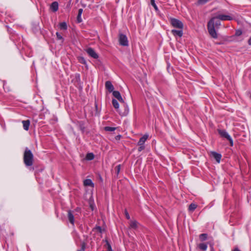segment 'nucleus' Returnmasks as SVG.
I'll use <instances>...</instances> for the list:
<instances>
[{
	"instance_id": "obj_1",
	"label": "nucleus",
	"mask_w": 251,
	"mask_h": 251,
	"mask_svg": "<svg viewBox=\"0 0 251 251\" xmlns=\"http://www.w3.org/2000/svg\"><path fill=\"white\" fill-rule=\"evenodd\" d=\"M221 20L217 16L212 18L207 23V29L210 35L213 38H218L216 29H219L221 25Z\"/></svg>"
},
{
	"instance_id": "obj_2",
	"label": "nucleus",
	"mask_w": 251,
	"mask_h": 251,
	"mask_svg": "<svg viewBox=\"0 0 251 251\" xmlns=\"http://www.w3.org/2000/svg\"><path fill=\"white\" fill-rule=\"evenodd\" d=\"M23 161L25 166L28 168L29 171H34L36 169L34 167H32L34 163V155L32 151L26 147L23 154Z\"/></svg>"
},
{
	"instance_id": "obj_3",
	"label": "nucleus",
	"mask_w": 251,
	"mask_h": 251,
	"mask_svg": "<svg viewBox=\"0 0 251 251\" xmlns=\"http://www.w3.org/2000/svg\"><path fill=\"white\" fill-rule=\"evenodd\" d=\"M217 131L221 137L226 138L229 142L230 146L232 147L233 146V140H232V138L231 137V136L226 131V130L218 129Z\"/></svg>"
},
{
	"instance_id": "obj_4",
	"label": "nucleus",
	"mask_w": 251,
	"mask_h": 251,
	"mask_svg": "<svg viewBox=\"0 0 251 251\" xmlns=\"http://www.w3.org/2000/svg\"><path fill=\"white\" fill-rule=\"evenodd\" d=\"M171 25L175 28L178 29H183L184 25L183 23L177 19L171 18L170 19Z\"/></svg>"
},
{
	"instance_id": "obj_5",
	"label": "nucleus",
	"mask_w": 251,
	"mask_h": 251,
	"mask_svg": "<svg viewBox=\"0 0 251 251\" xmlns=\"http://www.w3.org/2000/svg\"><path fill=\"white\" fill-rule=\"evenodd\" d=\"M119 42L120 45L123 46H127L128 45V41L126 36L122 33L119 35Z\"/></svg>"
},
{
	"instance_id": "obj_6",
	"label": "nucleus",
	"mask_w": 251,
	"mask_h": 251,
	"mask_svg": "<svg viewBox=\"0 0 251 251\" xmlns=\"http://www.w3.org/2000/svg\"><path fill=\"white\" fill-rule=\"evenodd\" d=\"M86 51L91 57L94 59H98L99 58V55L93 48H88L86 50Z\"/></svg>"
},
{
	"instance_id": "obj_7",
	"label": "nucleus",
	"mask_w": 251,
	"mask_h": 251,
	"mask_svg": "<svg viewBox=\"0 0 251 251\" xmlns=\"http://www.w3.org/2000/svg\"><path fill=\"white\" fill-rule=\"evenodd\" d=\"M123 106L124 108V110L122 111L121 109L118 110V112L121 116H126L128 114L129 112V108L128 106L125 102L124 104H123Z\"/></svg>"
},
{
	"instance_id": "obj_8",
	"label": "nucleus",
	"mask_w": 251,
	"mask_h": 251,
	"mask_svg": "<svg viewBox=\"0 0 251 251\" xmlns=\"http://www.w3.org/2000/svg\"><path fill=\"white\" fill-rule=\"evenodd\" d=\"M217 18L221 21H231L233 19V18L230 15L218 14L217 16Z\"/></svg>"
},
{
	"instance_id": "obj_9",
	"label": "nucleus",
	"mask_w": 251,
	"mask_h": 251,
	"mask_svg": "<svg viewBox=\"0 0 251 251\" xmlns=\"http://www.w3.org/2000/svg\"><path fill=\"white\" fill-rule=\"evenodd\" d=\"M210 156L212 157H213L217 162L220 163L221 158H222V155L220 153H219L215 151H211L210 153Z\"/></svg>"
},
{
	"instance_id": "obj_10",
	"label": "nucleus",
	"mask_w": 251,
	"mask_h": 251,
	"mask_svg": "<svg viewBox=\"0 0 251 251\" xmlns=\"http://www.w3.org/2000/svg\"><path fill=\"white\" fill-rule=\"evenodd\" d=\"M171 33L175 37H181L183 35V29H172Z\"/></svg>"
},
{
	"instance_id": "obj_11",
	"label": "nucleus",
	"mask_w": 251,
	"mask_h": 251,
	"mask_svg": "<svg viewBox=\"0 0 251 251\" xmlns=\"http://www.w3.org/2000/svg\"><path fill=\"white\" fill-rule=\"evenodd\" d=\"M105 87L109 93L112 92L113 94V92L115 91L114 90V87L110 81H106L105 82Z\"/></svg>"
},
{
	"instance_id": "obj_12",
	"label": "nucleus",
	"mask_w": 251,
	"mask_h": 251,
	"mask_svg": "<svg viewBox=\"0 0 251 251\" xmlns=\"http://www.w3.org/2000/svg\"><path fill=\"white\" fill-rule=\"evenodd\" d=\"M113 96L116 98L121 103L124 104V100H123L122 97L119 91H115L113 92L112 94Z\"/></svg>"
},
{
	"instance_id": "obj_13",
	"label": "nucleus",
	"mask_w": 251,
	"mask_h": 251,
	"mask_svg": "<svg viewBox=\"0 0 251 251\" xmlns=\"http://www.w3.org/2000/svg\"><path fill=\"white\" fill-rule=\"evenodd\" d=\"M68 218L70 223L74 226L75 224V217L73 212L70 210L68 211Z\"/></svg>"
},
{
	"instance_id": "obj_14",
	"label": "nucleus",
	"mask_w": 251,
	"mask_h": 251,
	"mask_svg": "<svg viewBox=\"0 0 251 251\" xmlns=\"http://www.w3.org/2000/svg\"><path fill=\"white\" fill-rule=\"evenodd\" d=\"M76 125L78 126L81 131L84 133L85 130V122L82 121H77Z\"/></svg>"
},
{
	"instance_id": "obj_15",
	"label": "nucleus",
	"mask_w": 251,
	"mask_h": 251,
	"mask_svg": "<svg viewBox=\"0 0 251 251\" xmlns=\"http://www.w3.org/2000/svg\"><path fill=\"white\" fill-rule=\"evenodd\" d=\"M149 137V135L147 134L144 135L142 137H141L139 141H138L137 145H144L145 142L147 140L148 138Z\"/></svg>"
},
{
	"instance_id": "obj_16",
	"label": "nucleus",
	"mask_w": 251,
	"mask_h": 251,
	"mask_svg": "<svg viewBox=\"0 0 251 251\" xmlns=\"http://www.w3.org/2000/svg\"><path fill=\"white\" fill-rule=\"evenodd\" d=\"M83 184L85 186H91L92 187H94V183L92 182L90 179H86L83 181Z\"/></svg>"
},
{
	"instance_id": "obj_17",
	"label": "nucleus",
	"mask_w": 251,
	"mask_h": 251,
	"mask_svg": "<svg viewBox=\"0 0 251 251\" xmlns=\"http://www.w3.org/2000/svg\"><path fill=\"white\" fill-rule=\"evenodd\" d=\"M50 8L53 12H56L58 9V3L57 1H54L51 3Z\"/></svg>"
},
{
	"instance_id": "obj_18",
	"label": "nucleus",
	"mask_w": 251,
	"mask_h": 251,
	"mask_svg": "<svg viewBox=\"0 0 251 251\" xmlns=\"http://www.w3.org/2000/svg\"><path fill=\"white\" fill-rule=\"evenodd\" d=\"M82 12H83V9L82 8L79 9L78 12V14L77 16V19H76L77 22L78 23H80L82 21V20L81 18V14H82Z\"/></svg>"
},
{
	"instance_id": "obj_19",
	"label": "nucleus",
	"mask_w": 251,
	"mask_h": 251,
	"mask_svg": "<svg viewBox=\"0 0 251 251\" xmlns=\"http://www.w3.org/2000/svg\"><path fill=\"white\" fill-rule=\"evenodd\" d=\"M22 123L23 125L24 129L25 130H28L30 125V121L29 120L23 121Z\"/></svg>"
},
{
	"instance_id": "obj_20",
	"label": "nucleus",
	"mask_w": 251,
	"mask_h": 251,
	"mask_svg": "<svg viewBox=\"0 0 251 251\" xmlns=\"http://www.w3.org/2000/svg\"><path fill=\"white\" fill-rule=\"evenodd\" d=\"M197 247L201 250L204 251L207 249V244L205 243H201L198 244Z\"/></svg>"
},
{
	"instance_id": "obj_21",
	"label": "nucleus",
	"mask_w": 251,
	"mask_h": 251,
	"mask_svg": "<svg viewBox=\"0 0 251 251\" xmlns=\"http://www.w3.org/2000/svg\"><path fill=\"white\" fill-rule=\"evenodd\" d=\"M112 103L113 107L116 109L118 112V110H120L119 109V104L117 100L113 99L112 100Z\"/></svg>"
},
{
	"instance_id": "obj_22",
	"label": "nucleus",
	"mask_w": 251,
	"mask_h": 251,
	"mask_svg": "<svg viewBox=\"0 0 251 251\" xmlns=\"http://www.w3.org/2000/svg\"><path fill=\"white\" fill-rule=\"evenodd\" d=\"M105 229H102L101 227L100 226H96L92 229L93 231H97L100 233H102L103 231H104Z\"/></svg>"
},
{
	"instance_id": "obj_23",
	"label": "nucleus",
	"mask_w": 251,
	"mask_h": 251,
	"mask_svg": "<svg viewBox=\"0 0 251 251\" xmlns=\"http://www.w3.org/2000/svg\"><path fill=\"white\" fill-rule=\"evenodd\" d=\"M208 238V234L207 233H202L199 235V239L201 241L203 242L206 241Z\"/></svg>"
},
{
	"instance_id": "obj_24",
	"label": "nucleus",
	"mask_w": 251,
	"mask_h": 251,
	"mask_svg": "<svg viewBox=\"0 0 251 251\" xmlns=\"http://www.w3.org/2000/svg\"><path fill=\"white\" fill-rule=\"evenodd\" d=\"M138 223L137 221L134 220L130 222V227L133 229H136L138 227Z\"/></svg>"
},
{
	"instance_id": "obj_25",
	"label": "nucleus",
	"mask_w": 251,
	"mask_h": 251,
	"mask_svg": "<svg viewBox=\"0 0 251 251\" xmlns=\"http://www.w3.org/2000/svg\"><path fill=\"white\" fill-rule=\"evenodd\" d=\"M94 157H95V155H94V153L92 152H89V153H87L86 154L85 159L87 160L90 161V160H92L93 159H94Z\"/></svg>"
},
{
	"instance_id": "obj_26",
	"label": "nucleus",
	"mask_w": 251,
	"mask_h": 251,
	"mask_svg": "<svg viewBox=\"0 0 251 251\" xmlns=\"http://www.w3.org/2000/svg\"><path fill=\"white\" fill-rule=\"evenodd\" d=\"M197 204L192 203L189 205L188 210L190 212H193L197 208Z\"/></svg>"
},
{
	"instance_id": "obj_27",
	"label": "nucleus",
	"mask_w": 251,
	"mask_h": 251,
	"mask_svg": "<svg viewBox=\"0 0 251 251\" xmlns=\"http://www.w3.org/2000/svg\"><path fill=\"white\" fill-rule=\"evenodd\" d=\"M103 241L106 243L105 246L106 247L107 251H113L108 240L106 239Z\"/></svg>"
},
{
	"instance_id": "obj_28",
	"label": "nucleus",
	"mask_w": 251,
	"mask_h": 251,
	"mask_svg": "<svg viewBox=\"0 0 251 251\" xmlns=\"http://www.w3.org/2000/svg\"><path fill=\"white\" fill-rule=\"evenodd\" d=\"M59 27L61 29L66 30L67 29V23L65 22H62L59 24Z\"/></svg>"
},
{
	"instance_id": "obj_29",
	"label": "nucleus",
	"mask_w": 251,
	"mask_h": 251,
	"mask_svg": "<svg viewBox=\"0 0 251 251\" xmlns=\"http://www.w3.org/2000/svg\"><path fill=\"white\" fill-rule=\"evenodd\" d=\"M78 60L79 62L81 64H82L84 65L87 64L86 61L85 60V58L82 56L78 57Z\"/></svg>"
},
{
	"instance_id": "obj_30",
	"label": "nucleus",
	"mask_w": 251,
	"mask_h": 251,
	"mask_svg": "<svg viewBox=\"0 0 251 251\" xmlns=\"http://www.w3.org/2000/svg\"><path fill=\"white\" fill-rule=\"evenodd\" d=\"M104 129V130L106 131L112 132V131H114L116 129V127H111V126H105Z\"/></svg>"
},
{
	"instance_id": "obj_31",
	"label": "nucleus",
	"mask_w": 251,
	"mask_h": 251,
	"mask_svg": "<svg viewBox=\"0 0 251 251\" xmlns=\"http://www.w3.org/2000/svg\"><path fill=\"white\" fill-rule=\"evenodd\" d=\"M151 4L154 7L155 11L157 12L159 11V9L155 2V0H151Z\"/></svg>"
},
{
	"instance_id": "obj_32",
	"label": "nucleus",
	"mask_w": 251,
	"mask_h": 251,
	"mask_svg": "<svg viewBox=\"0 0 251 251\" xmlns=\"http://www.w3.org/2000/svg\"><path fill=\"white\" fill-rule=\"evenodd\" d=\"M3 88L5 92H9V88L8 86H7V84L5 82V81L4 80L3 81Z\"/></svg>"
},
{
	"instance_id": "obj_33",
	"label": "nucleus",
	"mask_w": 251,
	"mask_h": 251,
	"mask_svg": "<svg viewBox=\"0 0 251 251\" xmlns=\"http://www.w3.org/2000/svg\"><path fill=\"white\" fill-rule=\"evenodd\" d=\"M242 34V31L241 29H237L235 31L234 35L235 36H239Z\"/></svg>"
},
{
	"instance_id": "obj_34",
	"label": "nucleus",
	"mask_w": 251,
	"mask_h": 251,
	"mask_svg": "<svg viewBox=\"0 0 251 251\" xmlns=\"http://www.w3.org/2000/svg\"><path fill=\"white\" fill-rule=\"evenodd\" d=\"M121 165L120 164L117 165L116 167H115V170H116V174H117V175L118 176L120 172V170H121Z\"/></svg>"
},
{
	"instance_id": "obj_35",
	"label": "nucleus",
	"mask_w": 251,
	"mask_h": 251,
	"mask_svg": "<svg viewBox=\"0 0 251 251\" xmlns=\"http://www.w3.org/2000/svg\"><path fill=\"white\" fill-rule=\"evenodd\" d=\"M208 1V0H198V3L199 4L203 5L205 4Z\"/></svg>"
},
{
	"instance_id": "obj_36",
	"label": "nucleus",
	"mask_w": 251,
	"mask_h": 251,
	"mask_svg": "<svg viewBox=\"0 0 251 251\" xmlns=\"http://www.w3.org/2000/svg\"><path fill=\"white\" fill-rule=\"evenodd\" d=\"M124 213H125V216H126V218L127 220H129L130 217L129 214L128 213L127 210H126V209H125Z\"/></svg>"
},
{
	"instance_id": "obj_37",
	"label": "nucleus",
	"mask_w": 251,
	"mask_h": 251,
	"mask_svg": "<svg viewBox=\"0 0 251 251\" xmlns=\"http://www.w3.org/2000/svg\"><path fill=\"white\" fill-rule=\"evenodd\" d=\"M139 147L138 149V151L140 152L145 149V146L144 145H139Z\"/></svg>"
},
{
	"instance_id": "obj_38",
	"label": "nucleus",
	"mask_w": 251,
	"mask_h": 251,
	"mask_svg": "<svg viewBox=\"0 0 251 251\" xmlns=\"http://www.w3.org/2000/svg\"><path fill=\"white\" fill-rule=\"evenodd\" d=\"M86 248V245L85 243H83L81 245V250L80 251H85Z\"/></svg>"
},
{
	"instance_id": "obj_39",
	"label": "nucleus",
	"mask_w": 251,
	"mask_h": 251,
	"mask_svg": "<svg viewBox=\"0 0 251 251\" xmlns=\"http://www.w3.org/2000/svg\"><path fill=\"white\" fill-rule=\"evenodd\" d=\"M56 35L57 39H58V40L63 39L62 36L61 35V34L59 32H57L56 33Z\"/></svg>"
},
{
	"instance_id": "obj_40",
	"label": "nucleus",
	"mask_w": 251,
	"mask_h": 251,
	"mask_svg": "<svg viewBox=\"0 0 251 251\" xmlns=\"http://www.w3.org/2000/svg\"><path fill=\"white\" fill-rule=\"evenodd\" d=\"M39 25L38 24V25H35V26H33L32 27V29L34 31H38V30L39 29Z\"/></svg>"
},
{
	"instance_id": "obj_41",
	"label": "nucleus",
	"mask_w": 251,
	"mask_h": 251,
	"mask_svg": "<svg viewBox=\"0 0 251 251\" xmlns=\"http://www.w3.org/2000/svg\"><path fill=\"white\" fill-rule=\"evenodd\" d=\"M122 136L121 135H118L115 136V138L116 140H119L121 139Z\"/></svg>"
},
{
	"instance_id": "obj_42",
	"label": "nucleus",
	"mask_w": 251,
	"mask_h": 251,
	"mask_svg": "<svg viewBox=\"0 0 251 251\" xmlns=\"http://www.w3.org/2000/svg\"><path fill=\"white\" fill-rule=\"evenodd\" d=\"M90 207L92 211L94 210V205L93 203H90Z\"/></svg>"
},
{
	"instance_id": "obj_43",
	"label": "nucleus",
	"mask_w": 251,
	"mask_h": 251,
	"mask_svg": "<svg viewBox=\"0 0 251 251\" xmlns=\"http://www.w3.org/2000/svg\"><path fill=\"white\" fill-rule=\"evenodd\" d=\"M75 210L76 212H80V208H79V207H76V208L75 209Z\"/></svg>"
},
{
	"instance_id": "obj_44",
	"label": "nucleus",
	"mask_w": 251,
	"mask_h": 251,
	"mask_svg": "<svg viewBox=\"0 0 251 251\" xmlns=\"http://www.w3.org/2000/svg\"><path fill=\"white\" fill-rule=\"evenodd\" d=\"M232 251H241L238 248L236 247V248H235Z\"/></svg>"
},
{
	"instance_id": "obj_45",
	"label": "nucleus",
	"mask_w": 251,
	"mask_h": 251,
	"mask_svg": "<svg viewBox=\"0 0 251 251\" xmlns=\"http://www.w3.org/2000/svg\"><path fill=\"white\" fill-rule=\"evenodd\" d=\"M248 43L249 45H251V37L249 38Z\"/></svg>"
},
{
	"instance_id": "obj_46",
	"label": "nucleus",
	"mask_w": 251,
	"mask_h": 251,
	"mask_svg": "<svg viewBox=\"0 0 251 251\" xmlns=\"http://www.w3.org/2000/svg\"><path fill=\"white\" fill-rule=\"evenodd\" d=\"M211 251H214L213 247L212 246L211 248Z\"/></svg>"
},
{
	"instance_id": "obj_47",
	"label": "nucleus",
	"mask_w": 251,
	"mask_h": 251,
	"mask_svg": "<svg viewBox=\"0 0 251 251\" xmlns=\"http://www.w3.org/2000/svg\"><path fill=\"white\" fill-rule=\"evenodd\" d=\"M95 107H96V109H97V108H98V104L96 103H95Z\"/></svg>"
},
{
	"instance_id": "obj_48",
	"label": "nucleus",
	"mask_w": 251,
	"mask_h": 251,
	"mask_svg": "<svg viewBox=\"0 0 251 251\" xmlns=\"http://www.w3.org/2000/svg\"><path fill=\"white\" fill-rule=\"evenodd\" d=\"M216 44H218V45H221V44H222V43H216Z\"/></svg>"
},
{
	"instance_id": "obj_49",
	"label": "nucleus",
	"mask_w": 251,
	"mask_h": 251,
	"mask_svg": "<svg viewBox=\"0 0 251 251\" xmlns=\"http://www.w3.org/2000/svg\"><path fill=\"white\" fill-rule=\"evenodd\" d=\"M43 169H41V170L40 171L41 172L43 171Z\"/></svg>"
},
{
	"instance_id": "obj_50",
	"label": "nucleus",
	"mask_w": 251,
	"mask_h": 251,
	"mask_svg": "<svg viewBox=\"0 0 251 251\" xmlns=\"http://www.w3.org/2000/svg\"><path fill=\"white\" fill-rule=\"evenodd\" d=\"M38 172V171L37 170H36V173H37Z\"/></svg>"
},
{
	"instance_id": "obj_51",
	"label": "nucleus",
	"mask_w": 251,
	"mask_h": 251,
	"mask_svg": "<svg viewBox=\"0 0 251 251\" xmlns=\"http://www.w3.org/2000/svg\"><path fill=\"white\" fill-rule=\"evenodd\" d=\"M77 251H78V250Z\"/></svg>"
}]
</instances>
